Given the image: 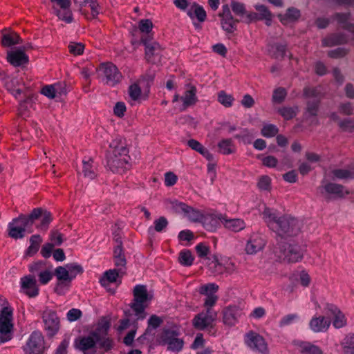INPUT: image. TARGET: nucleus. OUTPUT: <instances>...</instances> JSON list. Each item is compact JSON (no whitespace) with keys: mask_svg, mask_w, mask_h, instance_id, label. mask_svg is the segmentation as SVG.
Instances as JSON below:
<instances>
[{"mask_svg":"<svg viewBox=\"0 0 354 354\" xmlns=\"http://www.w3.org/2000/svg\"><path fill=\"white\" fill-rule=\"evenodd\" d=\"M262 216L268 227L279 236H291L299 232V221L291 216H279L276 210L268 207L265 208Z\"/></svg>","mask_w":354,"mask_h":354,"instance_id":"f257e3e1","label":"nucleus"},{"mask_svg":"<svg viewBox=\"0 0 354 354\" xmlns=\"http://www.w3.org/2000/svg\"><path fill=\"white\" fill-rule=\"evenodd\" d=\"M129 150L120 137L113 138L109 144L107 165L114 173H122L129 167Z\"/></svg>","mask_w":354,"mask_h":354,"instance_id":"f03ea898","label":"nucleus"},{"mask_svg":"<svg viewBox=\"0 0 354 354\" xmlns=\"http://www.w3.org/2000/svg\"><path fill=\"white\" fill-rule=\"evenodd\" d=\"M82 272V267L76 263L57 267L54 272L57 280L55 291L59 295H63L68 289L72 280Z\"/></svg>","mask_w":354,"mask_h":354,"instance_id":"7ed1b4c3","label":"nucleus"},{"mask_svg":"<svg viewBox=\"0 0 354 354\" xmlns=\"http://www.w3.org/2000/svg\"><path fill=\"white\" fill-rule=\"evenodd\" d=\"M180 335L176 328H164L158 334L156 341L160 345L166 346L167 351L178 353L184 347V340Z\"/></svg>","mask_w":354,"mask_h":354,"instance_id":"20e7f679","label":"nucleus"},{"mask_svg":"<svg viewBox=\"0 0 354 354\" xmlns=\"http://www.w3.org/2000/svg\"><path fill=\"white\" fill-rule=\"evenodd\" d=\"M134 301L131 308L136 313L138 319H143L146 317L145 309L147 303L151 299V297L147 293V288L143 285H137L133 289Z\"/></svg>","mask_w":354,"mask_h":354,"instance_id":"39448f33","label":"nucleus"},{"mask_svg":"<svg viewBox=\"0 0 354 354\" xmlns=\"http://www.w3.org/2000/svg\"><path fill=\"white\" fill-rule=\"evenodd\" d=\"M13 310L5 306L0 313V342L10 341L13 336Z\"/></svg>","mask_w":354,"mask_h":354,"instance_id":"423d86ee","label":"nucleus"},{"mask_svg":"<svg viewBox=\"0 0 354 354\" xmlns=\"http://www.w3.org/2000/svg\"><path fill=\"white\" fill-rule=\"evenodd\" d=\"M245 345L254 352L268 354L269 348L266 339L259 333L250 330L244 336Z\"/></svg>","mask_w":354,"mask_h":354,"instance_id":"0eeeda50","label":"nucleus"},{"mask_svg":"<svg viewBox=\"0 0 354 354\" xmlns=\"http://www.w3.org/2000/svg\"><path fill=\"white\" fill-rule=\"evenodd\" d=\"M98 72L102 80L108 85L113 86L122 79V74L116 66L111 63L102 64Z\"/></svg>","mask_w":354,"mask_h":354,"instance_id":"6e6552de","label":"nucleus"},{"mask_svg":"<svg viewBox=\"0 0 354 354\" xmlns=\"http://www.w3.org/2000/svg\"><path fill=\"white\" fill-rule=\"evenodd\" d=\"M44 329L47 336H55L60 328V319L57 313L50 309H46L42 314Z\"/></svg>","mask_w":354,"mask_h":354,"instance_id":"1a4fd4ad","label":"nucleus"},{"mask_svg":"<svg viewBox=\"0 0 354 354\" xmlns=\"http://www.w3.org/2000/svg\"><path fill=\"white\" fill-rule=\"evenodd\" d=\"M217 318V313L211 308L198 313L193 319L194 326L198 330L212 328Z\"/></svg>","mask_w":354,"mask_h":354,"instance_id":"9d476101","label":"nucleus"},{"mask_svg":"<svg viewBox=\"0 0 354 354\" xmlns=\"http://www.w3.org/2000/svg\"><path fill=\"white\" fill-rule=\"evenodd\" d=\"M44 339L41 332L34 331L23 346L24 354H41L44 350Z\"/></svg>","mask_w":354,"mask_h":354,"instance_id":"9b49d317","label":"nucleus"},{"mask_svg":"<svg viewBox=\"0 0 354 354\" xmlns=\"http://www.w3.org/2000/svg\"><path fill=\"white\" fill-rule=\"evenodd\" d=\"M53 12L62 20L71 23L73 21L70 10L71 0H50Z\"/></svg>","mask_w":354,"mask_h":354,"instance_id":"f8f14e48","label":"nucleus"},{"mask_svg":"<svg viewBox=\"0 0 354 354\" xmlns=\"http://www.w3.org/2000/svg\"><path fill=\"white\" fill-rule=\"evenodd\" d=\"M29 270L32 274H37L40 283L44 285L48 283L53 277L51 268L42 262H36L30 265Z\"/></svg>","mask_w":354,"mask_h":354,"instance_id":"ddd939ff","label":"nucleus"},{"mask_svg":"<svg viewBox=\"0 0 354 354\" xmlns=\"http://www.w3.org/2000/svg\"><path fill=\"white\" fill-rule=\"evenodd\" d=\"M266 241L263 235L258 233H253L250 235L245 247L247 254L254 255L263 250Z\"/></svg>","mask_w":354,"mask_h":354,"instance_id":"4468645a","label":"nucleus"},{"mask_svg":"<svg viewBox=\"0 0 354 354\" xmlns=\"http://www.w3.org/2000/svg\"><path fill=\"white\" fill-rule=\"evenodd\" d=\"M326 313L333 319V325L336 328H340L346 326V319L344 313L335 306L327 304Z\"/></svg>","mask_w":354,"mask_h":354,"instance_id":"2eb2a0df","label":"nucleus"},{"mask_svg":"<svg viewBox=\"0 0 354 354\" xmlns=\"http://www.w3.org/2000/svg\"><path fill=\"white\" fill-rule=\"evenodd\" d=\"M95 337L94 333L91 336L80 337L75 340V347L84 354H96Z\"/></svg>","mask_w":354,"mask_h":354,"instance_id":"dca6fc26","label":"nucleus"},{"mask_svg":"<svg viewBox=\"0 0 354 354\" xmlns=\"http://www.w3.org/2000/svg\"><path fill=\"white\" fill-rule=\"evenodd\" d=\"M21 288L30 297H35L39 294V288L35 277L28 275L21 278Z\"/></svg>","mask_w":354,"mask_h":354,"instance_id":"f3484780","label":"nucleus"},{"mask_svg":"<svg viewBox=\"0 0 354 354\" xmlns=\"http://www.w3.org/2000/svg\"><path fill=\"white\" fill-rule=\"evenodd\" d=\"M225 215L218 212H212L203 216L202 223L204 227L209 231L216 230L220 223L223 224Z\"/></svg>","mask_w":354,"mask_h":354,"instance_id":"a211bd4d","label":"nucleus"},{"mask_svg":"<svg viewBox=\"0 0 354 354\" xmlns=\"http://www.w3.org/2000/svg\"><path fill=\"white\" fill-rule=\"evenodd\" d=\"M281 252L279 257L288 263L298 262L303 257L299 248L296 245H288Z\"/></svg>","mask_w":354,"mask_h":354,"instance_id":"6ab92c4d","label":"nucleus"},{"mask_svg":"<svg viewBox=\"0 0 354 354\" xmlns=\"http://www.w3.org/2000/svg\"><path fill=\"white\" fill-rule=\"evenodd\" d=\"M331 322L324 316H314L309 322V328L314 333H323L328 330Z\"/></svg>","mask_w":354,"mask_h":354,"instance_id":"aec40b11","label":"nucleus"},{"mask_svg":"<svg viewBox=\"0 0 354 354\" xmlns=\"http://www.w3.org/2000/svg\"><path fill=\"white\" fill-rule=\"evenodd\" d=\"M292 344L301 354H324L320 347L310 342L294 340Z\"/></svg>","mask_w":354,"mask_h":354,"instance_id":"412c9836","label":"nucleus"},{"mask_svg":"<svg viewBox=\"0 0 354 354\" xmlns=\"http://www.w3.org/2000/svg\"><path fill=\"white\" fill-rule=\"evenodd\" d=\"M180 99L183 102V109L194 106L198 101L196 88L194 86L187 85Z\"/></svg>","mask_w":354,"mask_h":354,"instance_id":"4be33fe9","label":"nucleus"},{"mask_svg":"<svg viewBox=\"0 0 354 354\" xmlns=\"http://www.w3.org/2000/svg\"><path fill=\"white\" fill-rule=\"evenodd\" d=\"M7 59L14 66H19L28 63V57L20 49H17L8 53Z\"/></svg>","mask_w":354,"mask_h":354,"instance_id":"5701e85b","label":"nucleus"},{"mask_svg":"<svg viewBox=\"0 0 354 354\" xmlns=\"http://www.w3.org/2000/svg\"><path fill=\"white\" fill-rule=\"evenodd\" d=\"M304 95L307 97L315 96V98L312 101L308 100L307 104L306 113L309 115L315 116L318 110L319 100L317 98V91L315 88H307L304 90Z\"/></svg>","mask_w":354,"mask_h":354,"instance_id":"b1692460","label":"nucleus"},{"mask_svg":"<svg viewBox=\"0 0 354 354\" xmlns=\"http://www.w3.org/2000/svg\"><path fill=\"white\" fill-rule=\"evenodd\" d=\"M241 315V310L236 306H230L223 310V321L225 325L233 326Z\"/></svg>","mask_w":354,"mask_h":354,"instance_id":"393cba45","label":"nucleus"},{"mask_svg":"<svg viewBox=\"0 0 354 354\" xmlns=\"http://www.w3.org/2000/svg\"><path fill=\"white\" fill-rule=\"evenodd\" d=\"M141 42L145 46V57L148 62H153V57L158 55L160 46L158 43H149L147 39L141 38Z\"/></svg>","mask_w":354,"mask_h":354,"instance_id":"a878e982","label":"nucleus"},{"mask_svg":"<svg viewBox=\"0 0 354 354\" xmlns=\"http://www.w3.org/2000/svg\"><path fill=\"white\" fill-rule=\"evenodd\" d=\"M224 227L230 231L238 232L245 229L246 225L245 221L241 218H228L225 215V219L223 221Z\"/></svg>","mask_w":354,"mask_h":354,"instance_id":"bb28decb","label":"nucleus"},{"mask_svg":"<svg viewBox=\"0 0 354 354\" xmlns=\"http://www.w3.org/2000/svg\"><path fill=\"white\" fill-rule=\"evenodd\" d=\"M86 11H80L88 19L95 18L100 12V8L97 0H91L85 3Z\"/></svg>","mask_w":354,"mask_h":354,"instance_id":"cd10ccee","label":"nucleus"},{"mask_svg":"<svg viewBox=\"0 0 354 354\" xmlns=\"http://www.w3.org/2000/svg\"><path fill=\"white\" fill-rule=\"evenodd\" d=\"M300 17V11L295 8H290L287 10L286 12L283 15H279L278 18L280 21L283 24L295 21Z\"/></svg>","mask_w":354,"mask_h":354,"instance_id":"c85d7f7f","label":"nucleus"},{"mask_svg":"<svg viewBox=\"0 0 354 354\" xmlns=\"http://www.w3.org/2000/svg\"><path fill=\"white\" fill-rule=\"evenodd\" d=\"M187 145L193 150H195L197 152L200 153L207 160L209 161L213 160V155L209 151L208 149L205 148L198 141L194 139H191L187 141Z\"/></svg>","mask_w":354,"mask_h":354,"instance_id":"c756f323","label":"nucleus"},{"mask_svg":"<svg viewBox=\"0 0 354 354\" xmlns=\"http://www.w3.org/2000/svg\"><path fill=\"white\" fill-rule=\"evenodd\" d=\"M326 192L338 197H343L348 194V191L343 186L335 183H328L322 187Z\"/></svg>","mask_w":354,"mask_h":354,"instance_id":"7c9ffc66","label":"nucleus"},{"mask_svg":"<svg viewBox=\"0 0 354 354\" xmlns=\"http://www.w3.org/2000/svg\"><path fill=\"white\" fill-rule=\"evenodd\" d=\"M118 276L119 273L116 270H109L100 278V283L102 286L107 288L111 283L117 281Z\"/></svg>","mask_w":354,"mask_h":354,"instance_id":"2f4dec72","label":"nucleus"},{"mask_svg":"<svg viewBox=\"0 0 354 354\" xmlns=\"http://www.w3.org/2000/svg\"><path fill=\"white\" fill-rule=\"evenodd\" d=\"M167 209L171 210L176 213L184 214L187 205L176 199H167L165 202Z\"/></svg>","mask_w":354,"mask_h":354,"instance_id":"473e14b6","label":"nucleus"},{"mask_svg":"<svg viewBox=\"0 0 354 354\" xmlns=\"http://www.w3.org/2000/svg\"><path fill=\"white\" fill-rule=\"evenodd\" d=\"M83 167H82V173L84 177L88 178L89 179H93L96 176V167L94 165L93 161L91 159H88L87 160H84L83 162Z\"/></svg>","mask_w":354,"mask_h":354,"instance_id":"72a5a7b5","label":"nucleus"},{"mask_svg":"<svg viewBox=\"0 0 354 354\" xmlns=\"http://www.w3.org/2000/svg\"><path fill=\"white\" fill-rule=\"evenodd\" d=\"M219 151L227 155L235 151V146L231 139H223L218 143Z\"/></svg>","mask_w":354,"mask_h":354,"instance_id":"f704fd0d","label":"nucleus"},{"mask_svg":"<svg viewBox=\"0 0 354 354\" xmlns=\"http://www.w3.org/2000/svg\"><path fill=\"white\" fill-rule=\"evenodd\" d=\"M187 15L191 17L194 18L196 17L199 21H204L206 19V12L203 7L198 5H193L192 8L187 12Z\"/></svg>","mask_w":354,"mask_h":354,"instance_id":"c9c22d12","label":"nucleus"},{"mask_svg":"<svg viewBox=\"0 0 354 354\" xmlns=\"http://www.w3.org/2000/svg\"><path fill=\"white\" fill-rule=\"evenodd\" d=\"M254 8L258 11L257 15L259 19H265L266 21V25L270 26L272 20V14L267 7L262 4H257Z\"/></svg>","mask_w":354,"mask_h":354,"instance_id":"e433bc0d","label":"nucleus"},{"mask_svg":"<svg viewBox=\"0 0 354 354\" xmlns=\"http://www.w3.org/2000/svg\"><path fill=\"white\" fill-rule=\"evenodd\" d=\"M2 45L4 46H10L15 44H20L21 39L18 34L12 32L6 34L2 37Z\"/></svg>","mask_w":354,"mask_h":354,"instance_id":"4c0bfd02","label":"nucleus"},{"mask_svg":"<svg viewBox=\"0 0 354 354\" xmlns=\"http://www.w3.org/2000/svg\"><path fill=\"white\" fill-rule=\"evenodd\" d=\"M184 216L192 221H202L203 215L198 210L193 209L192 207L188 206L184 212Z\"/></svg>","mask_w":354,"mask_h":354,"instance_id":"58836bf2","label":"nucleus"},{"mask_svg":"<svg viewBox=\"0 0 354 354\" xmlns=\"http://www.w3.org/2000/svg\"><path fill=\"white\" fill-rule=\"evenodd\" d=\"M218 286L216 283H211L201 286L199 288L198 291L201 295H204L206 297H209L210 295L216 296L215 294L218 291Z\"/></svg>","mask_w":354,"mask_h":354,"instance_id":"ea45409f","label":"nucleus"},{"mask_svg":"<svg viewBox=\"0 0 354 354\" xmlns=\"http://www.w3.org/2000/svg\"><path fill=\"white\" fill-rule=\"evenodd\" d=\"M30 245L28 248V254L32 255L37 252L42 239L39 235H32L30 239Z\"/></svg>","mask_w":354,"mask_h":354,"instance_id":"a19ab883","label":"nucleus"},{"mask_svg":"<svg viewBox=\"0 0 354 354\" xmlns=\"http://www.w3.org/2000/svg\"><path fill=\"white\" fill-rule=\"evenodd\" d=\"M286 50V45L275 44L270 46V53L275 58H282L285 55Z\"/></svg>","mask_w":354,"mask_h":354,"instance_id":"79ce46f5","label":"nucleus"},{"mask_svg":"<svg viewBox=\"0 0 354 354\" xmlns=\"http://www.w3.org/2000/svg\"><path fill=\"white\" fill-rule=\"evenodd\" d=\"M299 319L300 317L297 313L288 314L280 319L279 325L280 327L287 326L298 322Z\"/></svg>","mask_w":354,"mask_h":354,"instance_id":"37998d69","label":"nucleus"},{"mask_svg":"<svg viewBox=\"0 0 354 354\" xmlns=\"http://www.w3.org/2000/svg\"><path fill=\"white\" fill-rule=\"evenodd\" d=\"M9 236L14 239H21L24 236V231L21 226H18L16 223L12 221L8 225Z\"/></svg>","mask_w":354,"mask_h":354,"instance_id":"c03bdc74","label":"nucleus"},{"mask_svg":"<svg viewBox=\"0 0 354 354\" xmlns=\"http://www.w3.org/2000/svg\"><path fill=\"white\" fill-rule=\"evenodd\" d=\"M19 80L16 78L8 80L6 82L7 89L10 91L15 97H18L21 93V89L17 86Z\"/></svg>","mask_w":354,"mask_h":354,"instance_id":"a18cd8bd","label":"nucleus"},{"mask_svg":"<svg viewBox=\"0 0 354 354\" xmlns=\"http://www.w3.org/2000/svg\"><path fill=\"white\" fill-rule=\"evenodd\" d=\"M234 100L232 95L226 93L224 91H221L218 93V101L225 107H230Z\"/></svg>","mask_w":354,"mask_h":354,"instance_id":"49530a36","label":"nucleus"},{"mask_svg":"<svg viewBox=\"0 0 354 354\" xmlns=\"http://www.w3.org/2000/svg\"><path fill=\"white\" fill-rule=\"evenodd\" d=\"M278 112L285 120H290L296 116L298 112V108L282 107L279 109Z\"/></svg>","mask_w":354,"mask_h":354,"instance_id":"de8ad7c7","label":"nucleus"},{"mask_svg":"<svg viewBox=\"0 0 354 354\" xmlns=\"http://www.w3.org/2000/svg\"><path fill=\"white\" fill-rule=\"evenodd\" d=\"M345 353L353 354L354 353V334L348 335L342 342Z\"/></svg>","mask_w":354,"mask_h":354,"instance_id":"09e8293b","label":"nucleus"},{"mask_svg":"<svg viewBox=\"0 0 354 354\" xmlns=\"http://www.w3.org/2000/svg\"><path fill=\"white\" fill-rule=\"evenodd\" d=\"M279 131L277 126L271 124H266L261 129V134L263 136L266 138L274 137L277 134Z\"/></svg>","mask_w":354,"mask_h":354,"instance_id":"8fccbe9b","label":"nucleus"},{"mask_svg":"<svg viewBox=\"0 0 354 354\" xmlns=\"http://www.w3.org/2000/svg\"><path fill=\"white\" fill-rule=\"evenodd\" d=\"M18 226H21L24 232L31 227L32 223L31 218H28L26 216H20L19 218L13 220Z\"/></svg>","mask_w":354,"mask_h":354,"instance_id":"3c124183","label":"nucleus"},{"mask_svg":"<svg viewBox=\"0 0 354 354\" xmlns=\"http://www.w3.org/2000/svg\"><path fill=\"white\" fill-rule=\"evenodd\" d=\"M236 24L233 18L227 20V17L221 18V26L223 29L227 32H233L236 30Z\"/></svg>","mask_w":354,"mask_h":354,"instance_id":"603ef678","label":"nucleus"},{"mask_svg":"<svg viewBox=\"0 0 354 354\" xmlns=\"http://www.w3.org/2000/svg\"><path fill=\"white\" fill-rule=\"evenodd\" d=\"M138 28L142 33L149 35L153 28V23L149 19H142L139 21Z\"/></svg>","mask_w":354,"mask_h":354,"instance_id":"864d4df0","label":"nucleus"},{"mask_svg":"<svg viewBox=\"0 0 354 354\" xmlns=\"http://www.w3.org/2000/svg\"><path fill=\"white\" fill-rule=\"evenodd\" d=\"M259 158L261 159L263 165L269 167V168H274L277 167L278 163V160L273 156H259Z\"/></svg>","mask_w":354,"mask_h":354,"instance_id":"5fc2aeb1","label":"nucleus"},{"mask_svg":"<svg viewBox=\"0 0 354 354\" xmlns=\"http://www.w3.org/2000/svg\"><path fill=\"white\" fill-rule=\"evenodd\" d=\"M193 261L194 258L189 251H182L180 253L179 261L182 265L191 266L193 263Z\"/></svg>","mask_w":354,"mask_h":354,"instance_id":"6e6d98bb","label":"nucleus"},{"mask_svg":"<svg viewBox=\"0 0 354 354\" xmlns=\"http://www.w3.org/2000/svg\"><path fill=\"white\" fill-rule=\"evenodd\" d=\"M96 342H98L101 348L105 351L111 349L112 347V341L109 337L100 338L97 332L94 333Z\"/></svg>","mask_w":354,"mask_h":354,"instance_id":"4d7b16f0","label":"nucleus"},{"mask_svg":"<svg viewBox=\"0 0 354 354\" xmlns=\"http://www.w3.org/2000/svg\"><path fill=\"white\" fill-rule=\"evenodd\" d=\"M254 136V135L252 132L248 129H243L241 133L236 135L234 137L245 143H250Z\"/></svg>","mask_w":354,"mask_h":354,"instance_id":"13d9d810","label":"nucleus"},{"mask_svg":"<svg viewBox=\"0 0 354 354\" xmlns=\"http://www.w3.org/2000/svg\"><path fill=\"white\" fill-rule=\"evenodd\" d=\"M68 49L73 55H80L83 53L84 46L82 43L71 42L68 45Z\"/></svg>","mask_w":354,"mask_h":354,"instance_id":"bf43d9fd","label":"nucleus"},{"mask_svg":"<svg viewBox=\"0 0 354 354\" xmlns=\"http://www.w3.org/2000/svg\"><path fill=\"white\" fill-rule=\"evenodd\" d=\"M258 187L261 190H270L271 186V178L268 176H262L258 181Z\"/></svg>","mask_w":354,"mask_h":354,"instance_id":"052dcab7","label":"nucleus"},{"mask_svg":"<svg viewBox=\"0 0 354 354\" xmlns=\"http://www.w3.org/2000/svg\"><path fill=\"white\" fill-rule=\"evenodd\" d=\"M41 224L38 226V228H39L41 230H46L52 221V216L50 212H44L41 216Z\"/></svg>","mask_w":354,"mask_h":354,"instance_id":"680f3d73","label":"nucleus"},{"mask_svg":"<svg viewBox=\"0 0 354 354\" xmlns=\"http://www.w3.org/2000/svg\"><path fill=\"white\" fill-rule=\"evenodd\" d=\"M286 95V90L283 88H278L275 89L273 92L272 100L274 102L280 103L284 100Z\"/></svg>","mask_w":354,"mask_h":354,"instance_id":"e2e57ef3","label":"nucleus"},{"mask_svg":"<svg viewBox=\"0 0 354 354\" xmlns=\"http://www.w3.org/2000/svg\"><path fill=\"white\" fill-rule=\"evenodd\" d=\"M41 93L50 99H53L57 97L54 84H50L44 86L41 89Z\"/></svg>","mask_w":354,"mask_h":354,"instance_id":"0e129e2a","label":"nucleus"},{"mask_svg":"<svg viewBox=\"0 0 354 354\" xmlns=\"http://www.w3.org/2000/svg\"><path fill=\"white\" fill-rule=\"evenodd\" d=\"M129 93L131 98L137 100L141 95V89L137 84H133L129 86Z\"/></svg>","mask_w":354,"mask_h":354,"instance_id":"69168bd1","label":"nucleus"},{"mask_svg":"<svg viewBox=\"0 0 354 354\" xmlns=\"http://www.w3.org/2000/svg\"><path fill=\"white\" fill-rule=\"evenodd\" d=\"M82 311L77 308H72L66 313V318L70 322H75L82 316Z\"/></svg>","mask_w":354,"mask_h":354,"instance_id":"338daca9","label":"nucleus"},{"mask_svg":"<svg viewBox=\"0 0 354 354\" xmlns=\"http://www.w3.org/2000/svg\"><path fill=\"white\" fill-rule=\"evenodd\" d=\"M333 176L339 179L353 178L354 175L346 169H335L333 171Z\"/></svg>","mask_w":354,"mask_h":354,"instance_id":"774afa93","label":"nucleus"}]
</instances>
